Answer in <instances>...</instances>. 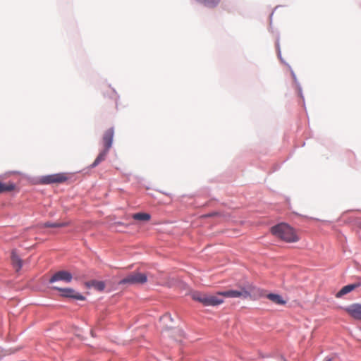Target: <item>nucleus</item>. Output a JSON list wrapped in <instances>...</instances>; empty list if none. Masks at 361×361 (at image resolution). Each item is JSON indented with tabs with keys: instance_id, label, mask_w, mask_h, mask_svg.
<instances>
[{
	"instance_id": "2eb2a0df",
	"label": "nucleus",
	"mask_w": 361,
	"mask_h": 361,
	"mask_svg": "<svg viewBox=\"0 0 361 361\" xmlns=\"http://www.w3.org/2000/svg\"><path fill=\"white\" fill-rule=\"evenodd\" d=\"M69 225H70L69 221L61 222V223H60V222L51 223L49 221H47L43 224V227H44V228H49V227L61 228V227H66Z\"/></svg>"
},
{
	"instance_id": "ddd939ff",
	"label": "nucleus",
	"mask_w": 361,
	"mask_h": 361,
	"mask_svg": "<svg viewBox=\"0 0 361 361\" xmlns=\"http://www.w3.org/2000/svg\"><path fill=\"white\" fill-rule=\"evenodd\" d=\"M109 149H107L106 148H104L97 156V157L95 159L94 161L92 163V166L95 167L99 164H100L102 161L105 160L106 157L109 152Z\"/></svg>"
},
{
	"instance_id": "9b49d317",
	"label": "nucleus",
	"mask_w": 361,
	"mask_h": 361,
	"mask_svg": "<svg viewBox=\"0 0 361 361\" xmlns=\"http://www.w3.org/2000/svg\"><path fill=\"white\" fill-rule=\"evenodd\" d=\"M266 297L271 302L277 305H285L286 302L279 294L269 293L267 294Z\"/></svg>"
},
{
	"instance_id": "4468645a",
	"label": "nucleus",
	"mask_w": 361,
	"mask_h": 361,
	"mask_svg": "<svg viewBox=\"0 0 361 361\" xmlns=\"http://www.w3.org/2000/svg\"><path fill=\"white\" fill-rule=\"evenodd\" d=\"M16 188L15 184L13 183H1L0 182V194L6 192H11Z\"/></svg>"
},
{
	"instance_id": "a211bd4d",
	"label": "nucleus",
	"mask_w": 361,
	"mask_h": 361,
	"mask_svg": "<svg viewBox=\"0 0 361 361\" xmlns=\"http://www.w3.org/2000/svg\"><path fill=\"white\" fill-rule=\"evenodd\" d=\"M91 286L98 290H103L105 288V283L103 281H92Z\"/></svg>"
},
{
	"instance_id": "7ed1b4c3",
	"label": "nucleus",
	"mask_w": 361,
	"mask_h": 361,
	"mask_svg": "<svg viewBox=\"0 0 361 361\" xmlns=\"http://www.w3.org/2000/svg\"><path fill=\"white\" fill-rule=\"evenodd\" d=\"M219 292L215 295L207 294L201 292H195L192 294V298L202 303L204 306H216L223 303L224 300L220 298Z\"/></svg>"
},
{
	"instance_id": "0eeeda50",
	"label": "nucleus",
	"mask_w": 361,
	"mask_h": 361,
	"mask_svg": "<svg viewBox=\"0 0 361 361\" xmlns=\"http://www.w3.org/2000/svg\"><path fill=\"white\" fill-rule=\"evenodd\" d=\"M72 274L67 271H59L55 273L49 279V283H54L58 281H63L67 283L71 281Z\"/></svg>"
},
{
	"instance_id": "39448f33",
	"label": "nucleus",
	"mask_w": 361,
	"mask_h": 361,
	"mask_svg": "<svg viewBox=\"0 0 361 361\" xmlns=\"http://www.w3.org/2000/svg\"><path fill=\"white\" fill-rule=\"evenodd\" d=\"M146 274L140 272H133L119 281V284H143L146 283Z\"/></svg>"
},
{
	"instance_id": "dca6fc26",
	"label": "nucleus",
	"mask_w": 361,
	"mask_h": 361,
	"mask_svg": "<svg viewBox=\"0 0 361 361\" xmlns=\"http://www.w3.org/2000/svg\"><path fill=\"white\" fill-rule=\"evenodd\" d=\"M103 91H104V94H108V96L113 100H114V101L117 100V98H118L117 94L115 92V90L113 88H111L110 86H107V85L104 86Z\"/></svg>"
},
{
	"instance_id": "f8f14e48",
	"label": "nucleus",
	"mask_w": 361,
	"mask_h": 361,
	"mask_svg": "<svg viewBox=\"0 0 361 361\" xmlns=\"http://www.w3.org/2000/svg\"><path fill=\"white\" fill-rule=\"evenodd\" d=\"M11 261L13 267L16 269V271H19L22 267V260L15 251H12L11 252Z\"/></svg>"
},
{
	"instance_id": "412c9836",
	"label": "nucleus",
	"mask_w": 361,
	"mask_h": 361,
	"mask_svg": "<svg viewBox=\"0 0 361 361\" xmlns=\"http://www.w3.org/2000/svg\"><path fill=\"white\" fill-rule=\"evenodd\" d=\"M325 361H332V359H331V358H327V359H326V360H325Z\"/></svg>"
},
{
	"instance_id": "4be33fe9",
	"label": "nucleus",
	"mask_w": 361,
	"mask_h": 361,
	"mask_svg": "<svg viewBox=\"0 0 361 361\" xmlns=\"http://www.w3.org/2000/svg\"><path fill=\"white\" fill-rule=\"evenodd\" d=\"M283 361H287L286 360H284Z\"/></svg>"
},
{
	"instance_id": "423d86ee",
	"label": "nucleus",
	"mask_w": 361,
	"mask_h": 361,
	"mask_svg": "<svg viewBox=\"0 0 361 361\" xmlns=\"http://www.w3.org/2000/svg\"><path fill=\"white\" fill-rule=\"evenodd\" d=\"M55 290H58L61 292V296L71 299H75L78 300H84L85 297L80 293L76 292L74 289L72 288H61L56 286L53 288Z\"/></svg>"
},
{
	"instance_id": "6ab92c4d",
	"label": "nucleus",
	"mask_w": 361,
	"mask_h": 361,
	"mask_svg": "<svg viewBox=\"0 0 361 361\" xmlns=\"http://www.w3.org/2000/svg\"><path fill=\"white\" fill-rule=\"evenodd\" d=\"M172 334H176L174 335V338L176 341H181L182 337L183 336V332L180 329H174L172 331Z\"/></svg>"
},
{
	"instance_id": "f03ea898",
	"label": "nucleus",
	"mask_w": 361,
	"mask_h": 361,
	"mask_svg": "<svg viewBox=\"0 0 361 361\" xmlns=\"http://www.w3.org/2000/svg\"><path fill=\"white\" fill-rule=\"evenodd\" d=\"M271 231L274 235L287 243H295L299 240L293 228L286 224H279L273 226Z\"/></svg>"
},
{
	"instance_id": "20e7f679",
	"label": "nucleus",
	"mask_w": 361,
	"mask_h": 361,
	"mask_svg": "<svg viewBox=\"0 0 361 361\" xmlns=\"http://www.w3.org/2000/svg\"><path fill=\"white\" fill-rule=\"evenodd\" d=\"M68 179V176L65 173H59L42 176L39 183L42 184L63 183Z\"/></svg>"
},
{
	"instance_id": "6e6552de",
	"label": "nucleus",
	"mask_w": 361,
	"mask_h": 361,
	"mask_svg": "<svg viewBox=\"0 0 361 361\" xmlns=\"http://www.w3.org/2000/svg\"><path fill=\"white\" fill-rule=\"evenodd\" d=\"M345 310L353 318L361 321V304H353L345 308Z\"/></svg>"
},
{
	"instance_id": "f3484780",
	"label": "nucleus",
	"mask_w": 361,
	"mask_h": 361,
	"mask_svg": "<svg viewBox=\"0 0 361 361\" xmlns=\"http://www.w3.org/2000/svg\"><path fill=\"white\" fill-rule=\"evenodd\" d=\"M150 215L147 213H136L133 214V218L139 221H148L150 219Z\"/></svg>"
},
{
	"instance_id": "aec40b11",
	"label": "nucleus",
	"mask_w": 361,
	"mask_h": 361,
	"mask_svg": "<svg viewBox=\"0 0 361 361\" xmlns=\"http://www.w3.org/2000/svg\"><path fill=\"white\" fill-rule=\"evenodd\" d=\"M170 319V315H164L162 318H161V320H164V321H166V320H168Z\"/></svg>"
},
{
	"instance_id": "1a4fd4ad",
	"label": "nucleus",
	"mask_w": 361,
	"mask_h": 361,
	"mask_svg": "<svg viewBox=\"0 0 361 361\" xmlns=\"http://www.w3.org/2000/svg\"><path fill=\"white\" fill-rule=\"evenodd\" d=\"M114 135V130L113 128H111L104 132L102 138L104 148L110 149L112 145Z\"/></svg>"
},
{
	"instance_id": "9d476101",
	"label": "nucleus",
	"mask_w": 361,
	"mask_h": 361,
	"mask_svg": "<svg viewBox=\"0 0 361 361\" xmlns=\"http://www.w3.org/2000/svg\"><path fill=\"white\" fill-rule=\"evenodd\" d=\"M361 286L360 282H357L353 284H348L347 286H343L336 295V298H341L343 295L354 290L355 288L360 287Z\"/></svg>"
},
{
	"instance_id": "f257e3e1",
	"label": "nucleus",
	"mask_w": 361,
	"mask_h": 361,
	"mask_svg": "<svg viewBox=\"0 0 361 361\" xmlns=\"http://www.w3.org/2000/svg\"><path fill=\"white\" fill-rule=\"evenodd\" d=\"M219 295L226 298H247L253 296H264V291L252 284L247 285L246 288H242L240 290H227L219 292Z\"/></svg>"
}]
</instances>
